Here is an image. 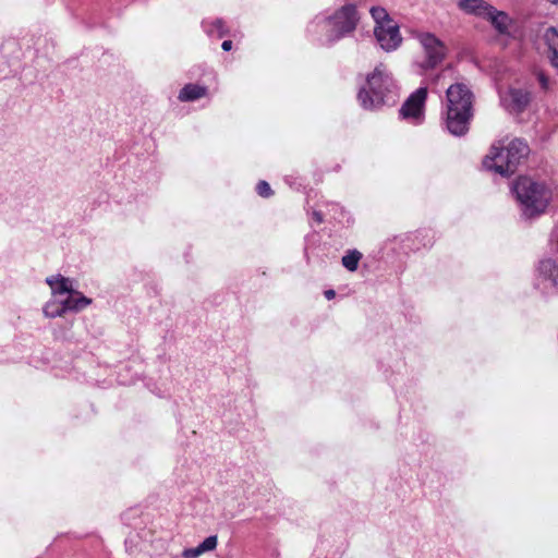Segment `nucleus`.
Here are the masks:
<instances>
[{
	"label": "nucleus",
	"mask_w": 558,
	"mask_h": 558,
	"mask_svg": "<svg viewBox=\"0 0 558 558\" xmlns=\"http://www.w3.org/2000/svg\"><path fill=\"white\" fill-rule=\"evenodd\" d=\"M473 93L462 82H456L446 90L445 123L450 134L462 136L469 131L473 117Z\"/></svg>",
	"instance_id": "nucleus-1"
},
{
	"label": "nucleus",
	"mask_w": 558,
	"mask_h": 558,
	"mask_svg": "<svg viewBox=\"0 0 558 558\" xmlns=\"http://www.w3.org/2000/svg\"><path fill=\"white\" fill-rule=\"evenodd\" d=\"M397 98V84L391 72L384 63H379L365 77L360 87L357 100L366 110H377L391 105Z\"/></svg>",
	"instance_id": "nucleus-2"
},
{
	"label": "nucleus",
	"mask_w": 558,
	"mask_h": 558,
	"mask_svg": "<svg viewBox=\"0 0 558 558\" xmlns=\"http://www.w3.org/2000/svg\"><path fill=\"white\" fill-rule=\"evenodd\" d=\"M513 192L526 218H534L545 213L553 197L549 184L527 177H521L515 181Z\"/></svg>",
	"instance_id": "nucleus-3"
},
{
	"label": "nucleus",
	"mask_w": 558,
	"mask_h": 558,
	"mask_svg": "<svg viewBox=\"0 0 558 558\" xmlns=\"http://www.w3.org/2000/svg\"><path fill=\"white\" fill-rule=\"evenodd\" d=\"M330 21H323L325 26H328L329 34L331 37L342 38L349 33H352L357 25L360 20L356 5L353 3H347L335 11L333 14L329 15Z\"/></svg>",
	"instance_id": "nucleus-4"
},
{
	"label": "nucleus",
	"mask_w": 558,
	"mask_h": 558,
	"mask_svg": "<svg viewBox=\"0 0 558 558\" xmlns=\"http://www.w3.org/2000/svg\"><path fill=\"white\" fill-rule=\"evenodd\" d=\"M533 287L543 296H553L558 293V263L555 259L544 258L538 262Z\"/></svg>",
	"instance_id": "nucleus-5"
},
{
	"label": "nucleus",
	"mask_w": 558,
	"mask_h": 558,
	"mask_svg": "<svg viewBox=\"0 0 558 558\" xmlns=\"http://www.w3.org/2000/svg\"><path fill=\"white\" fill-rule=\"evenodd\" d=\"M427 97V88L420 87L409 96L400 108V116L414 124H418L424 119V106Z\"/></svg>",
	"instance_id": "nucleus-6"
},
{
	"label": "nucleus",
	"mask_w": 558,
	"mask_h": 558,
	"mask_svg": "<svg viewBox=\"0 0 558 558\" xmlns=\"http://www.w3.org/2000/svg\"><path fill=\"white\" fill-rule=\"evenodd\" d=\"M417 39L422 45L426 56L422 66L425 69L435 68L445 58L446 48L444 44L430 33H422L417 36Z\"/></svg>",
	"instance_id": "nucleus-7"
},
{
	"label": "nucleus",
	"mask_w": 558,
	"mask_h": 558,
	"mask_svg": "<svg viewBox=\"0 0 558 558\" xmlns=\"http://www.w3.org/2000/svg\"><path fill=\"white\" fill-rule=\"evenodd\" d=\"M374 35L380 48L387 52L396 50L402 43V36L396 22L384 26H375Z\"/></svg>",
	"instance_id": "nucleus-8"
},
{
	"label": "nucleus",
	"mask_w": 558,
	"mask_h": 558,
	"mask_svg": "<svg viewBox=\"0 0 558 558\" xmlns=\"http://www.w3.org/2000/svg\"><path fill=\"white\" fill-rule=\"evenodd\" d=\"M500 104L509 112L520 113L531 100L530 93L522 88L510 87L500 93Z\"/></svg>",
	"instance_id": "nucleus-9"
},
{
	"label": "nucleus",
	"mask_w": 558,
	"mask_h": 558,
	"mask_svg": "<svg viewBox=\"0 0 558 558\" xmlns=\"http://www.w3.org/2000/svg\"><path fill=\"white\" fill-rule=\"evenodd\" d=\"M507 154L504 142L494 144L489 150V154L483 160V166L487 170H492L502 177H509L515 171H506L505 167L508 166Z\"/></svg>",
	"instance_id": "nucleus-10"
},
{
	"label": "nucleus",
	"mask_w": 558,
	"mask_h": 558,
	"mask_svg": "<svg viewBox=\"0 0 558 558\" xmlns=\"http://www.w3.org/2000/svg\"><path fill=\"white\" fill-rule=\"evenodd\" d=\"M505 149L508 158V166L505 167L506 171H515L522 159L530 153L527 144L519 138L511 140L505 145Z\"/></svg>",
	"instance_id": "nucleus-11"
},
{
	"label": "nucleus",
	"mask_w": 558,
	"mask_h": 558,
	"mask_svg": "<svg viewBox=\"0 0 558 558\" xmlns=\"http://www.w3.org/2000/svg\"><path fill=\"white\" fill-rule=\"evenodd\" d=\"M45 282L51 290V296L57 299H63V295L68 296V294L74 289L75 283L73 279L60 274L48 276L45 279Z\"/></svg>",
	"instance_id": "nucleus-12"
},
{
	"label": "nucleus",
	"mask_w": 558,
	"mask_h": 558,
	"mask_svg": "<svg viewBox=\"0 0 558 558\" xmlns=\"http://www.w3.org/2000/svg\"><path fill=\"white\" fill-rule=\"evenodd\" d=\"M330 21L329 16H316L307 26V33L322 44H331L339 39V37H331L329 27L320 22Z\"/></svg>",
	"instance_id": "nucleus-13"
},
{
	"label": "nucleus",
	"mask_w": 558,
	"mask_h": 558,
	"mask_svg": "<svg viewBox=\"0 0 558 558\" xmlns=\"http://www.w3.org/2000/svg\"><path fill=\"white\" fill-rule=\"evenodd\" d=\"M490 4L484 0H459L458 8L466 14L485 19L487 13L493 12Z\"/></svg>",
	"instance_id": "nucleus-14"
},
{
	"label": "nucleus",
	"mask_w": 558,
	"mask_h": 558,
	"mask_svg": "<svg viewBox=\"0 0 558 558\" xmlns=\"http://www.w3.org/2000/svg\"><path fill=\"white\" fill-rule=\"evenodd\" d=\"M65 311L68 312H81L92 304V299L85 296L82 292L73 289L68 296L63 298Z\"/></svg>",
	"instance_id": "nucleus-15"
},
{
	"label": "nucleus",
	"mask_w": 558,
	"mask_h": 558,
	"mask_svg": "<svg viewBox=\"0 0 558 558\" xmlns=\"http://www.w3.org/2000/svg\"><path fill=\"white\" fill-rule=\"evenodd\" d=\"M492 11L487 13L485 19H487L494 28L502 35L509 34L510 27L512 25V20L509 17L507 13L504 11H498L494 7H492Z\"/></svg>",
	"instance_id": "nucleus-16"
},
{
	"label": "nucleus",
	"mask_w": 558,
	"mask_h": 558,
	"mask_svg": "<svg viewBox=\"0 0 558 558\" xmlns=\"http://www.w3.org/2000/svg\"><path fill=\"white\" fill-rule=\"evenodd\" d=\"M542 39L548 49V58L551 64L558 69V32L555 27H547Z\"/></svg>",
	"instance_id": "nucleus-17"
},
{
	"label": "nucleus",
	"mask_w": 558,
	"mask_h": 558,
	"mask_svg": "<svg viewBox=\"0 0 558 558\" xmlns=\"http://www.w3.org/2000/svg\"><path fill=\"white\" fill-rule=\"evenodd\" d=\"M203 31L211 38H222L229 29L221 19H207L202 22Z\"/></svg>",
	"instance_id": "nucleus-18"
},
{
	"label": "nucleus",
	"mask_w": 558,
	"mask_h": 558,
	"mask_svg": "<svg viewBox=\"0 0 558 558\" xmlns=\"http://www.w3.org/2000/svg\"><path fill=\"white\" fill-rule=\"evenodd\" d=\"M208 95V88L198 84H186L179 93L180 101H195Z\"/></svg>",
	"instance_id": "nucleus-19"
},
{
	"label": "nucleus",
	"mask_w": 558,
	"mask_h": 558,
	"mask_svg": "<svg viewBox=\"0 0 558 558\" xmlns=\"http://www.w3.org/2000/svg\"><path fill=\"white\" fill-rule=\"evenodd\" d=\"M43 314L47 318L62 317L66 314L64 300L50 298L43 306Z\"/></svg>",
	"instance_id": "nucleus-20"
},
{
	"label": "nucleus",
	"mask_w": 558,
	"mask_h": 558,
	"mask_svg": "<svg viewBox=\"0 0 558 558\" xmlns=\"http://www.w3.org/2000/svg\"><path fill=\"white\" fill-rule=\"evenodd\" d=\"M148 536H151V532L146 530H144L142 534H130L125 541V545L131 553L135 549L143 550L146 542H150L151 545L154 544V541L148 539Z\"/></svg>",
	"instance_id": "nucleus-21"
},
{
	"label": "nucleus",
	"mask_w": 558,
	"mask_h": 558,
	"mask_svg": "<svg viewBox=\"0 0 558 558\" xmlns=\"http://www.w3.org/2000/svg\"><path fill=\"white\" fill-rule=\"evenodd\" d=\"M369 13L375 22V26H384L395 22L383 7H372Z\"/></svg>",
	"instance_id": "nucleus-22"
},
{
	"label": "nucleus",
	"mask_w": 558,
	"mask_h": 558,
	"mask_svg": "<svg viewBox=\"0 0 558 558\" xmlns=\"http://www.w3.org/2000/svg\"><path fill=\"white\" fill-rule=\"evenodd\" d=\"M361 258H362V254L359 251H356V250L349 251L342 257V265L349 271H355L357 269L359 262Z\"/></svg>",
	"instance_id": "nucleus-23"
},
{
	"label": "nucleus",
	"mask_w": 558,
	"mask_h": 558,
	"mask_svg": "<svg viewBox=\"0 0 558 558\" xmlns=\"http://www.w3.org/2000/svg\"><path fill=\"white\" fill-rule=\"evenodd\" d=\"M218 538L216 535H210L206 537L201 544L199 547L202 551L205 554L207 551H211L217 547Z\"/></svg>",
	"instance_id": "nucleus-24"
},
{
	"label": "nucleus",
	"mask_w": 558,
	"mask_h": 558,
	"mask_svg": "<svg viewBox=\"0 0 558 558\" xmlns=\"http://www.w3.org/2000/svg\"><path fill=\"white\" fill-rule=\"evenodd\" d=\"M256 191L262 197H269L272 194V190L266 181H259Z\"/></svg>",
	"instance_id": "nucleus-25"
},
{
	"label": "nucleus",
	"mask_w": 558,
	"mask_h": 558,
	"mask_svg": "<svg viewBox=\"0 0 558 558\" xmlns=\"http://www.w3.org/2000/svg\"><path fill=\"white\" fill-rule=\"evenodd\" d=\"M204 553L202 551L199 545L194 548H186L182 551L183 558H198Z\"/></svg>",
	"instance_id": "nucleus-26"
},
{
	"label": "nucleus",
	"mask_w": 558,
	"mask_h": 558,
	"mask_svg": "<svg viewBox=\"0 0 558 558\" xmlns=\"http://www.w3.org/2000/svg\"><path fill=\"white\" fill-rule=\"evenodd\" d=\"M536 78H537V82L539 84V86L544 89V90H547L548 87H549V78L545 75L544 72L539 71L536 73Z\"/></svg>",
	"instance_id": "nucleus-27"
},
{
	"label": "nucleus",
	"mask_w": 558,
	"mask_h": 558,
	"mask_svg": "<svg viewBox=\"0 0 558 558\" xmlns=\"http://www.w3.org/2000/svg\"><path fill=\"white\" fill-rule=\"evenodd\" d=\"M312 218L317 223H322L324 221V214L320 210H314L313 214H312Z\"/></svg>",
	"instance_id": "nucleus-28"
},
{
	"label": "nucleus",
	"mask_w": 558,
	"mask_h": 558,
	"mask_svg": "<svg viewBox=\"0 0 558 558\" xmlns=\"http://www.w3.org/2000/svg\"><path fill=\"white\" fill-rule=\"evenodd\" d=\"M221 48L225 51H230L232 49V41L231 40H225L221 45Z\"/></svg>",
	"instance_id": "nucleus-29"
},
{
	"label": "nucleus",
	"mask_w": 558,
	"mask_h": 558,
	"mask_svg": "<svg viewBox=\"0 0 558 558\" xmlns=\"http://www.w3.org/2000/svg\"><path fill=\"white\" fill-rule=\"evenodd\" d=\"M324 294H325V298H326L327 300H332V299L336 296V292H335V290H331V289H330V290H326V291L324 292Z\"/></svg>",
	"instance_id": "nucleus-30"
},
{
	"label": "nucleus",
	"mask_w": 558,
	"mask_h": 558,
	"mask_svg": "<svg viewBox=\"0 0 558 558\" xmlns=\"http://www.w3.org/2000/svg\"><path fill=\"white\" fill-rule=\"evenodd\" d=\"M331 207H332V210L338 209V205L337 204H331Z\"/></svg>",
	"instance_id": "nucleus-31"
},
{
	"label": "nucleus",
	"mask_w": 558,
	"mask_h": 558,
	"mask_svg": "<svg viewBox=\"0 0 558 558\" xmlns=\"http://www.w3.org/2000/svg\"><path fill=\"white\" fill-rule=\"evenodd\" d=\"M548 1L554 3V4H558V0H548Z\"/></svg>",
	"instance_id": "nucleus-32"
}]
</instances>
